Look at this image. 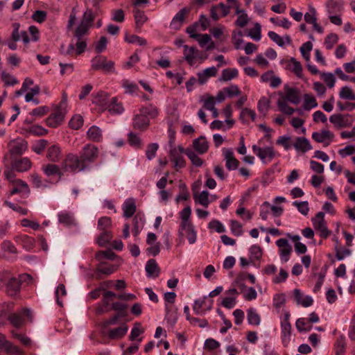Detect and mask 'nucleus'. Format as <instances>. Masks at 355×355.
Returning <instances> with one entry per match:
<instances>
[{
  "instance_id": "nucleus-1",
  "label": "nucleus",
  "mask_w": 355,
  "mask_h": 355,
  "mask_svg": "<svg viewBox=\"0 0 355 355\" xmlns=\"http://www.w3.org/2000/svg\"><path fill=\"white\" fill-rule=\"evenodd\" d=\"M191 207L189 205L186 206L179 212L180 221L178 236L180 237L186 236L189 244H193L197 241V231L191 220Z\"/></svg>"
},
{
  "instance_id": "nucleus-2",
  "label": "nucleus",
  "mask_w": 355,
  "mask_h": 355,
  "mask_svg": "<svg viewBox=\"0 0 355 355\" xmlns=\"http://www.w3.org/2000/svg\"><path fill=\"white\" fill-rule=\"evenodd\" d=\"M159 114V109L153 104L141 106L139 113L132 117L133 128L141 131L146 130L150 125V119L156 118Z\"/></svg>"
},
{
  "instance_id": "nucleus-3",
  "label": "nucleus",
  "mask_w": 355,
  "mask_h": 355,
  "mask_svg": "<svg viewBox=\"0 0 355 355\" xmlns=\"http://www.w3.org/2000/svg\"><path fill=\"white\" fill-rule=\"evenodd\" d=\"M14 304L12 302L3 303L0 305V320L8 319L10 323L16 327H20L24 323L26 315L32 320V312L29 309H23L19 312L11 314Z\"/></svg>"
},
{
  "instance_id": "nucleus-4",
  "label": "nucleus",
  "mask_w": 355,
  "mask_h": 355,
  "mask_svg": "<svg viewBox=\"0 0 355 355\" xmlns=\"http://www.w3.org/2000/svg\"><path fill=\"white\" fill-rule=\"evenodd\" d=\"M85 157H67L62 165L63 171H81L85 168Z\"/></svg>"
},
{
  "instance_id": "nucleus-5",
  "label": "nucleus",
  "mask_w": 355,
  "mask_h": 355,
  "mask_svg": "<svg viewBox=\"0 0 355 355\" xmlns=\"http://www.w3.org/2000/svg\"><path fill=\"white\" fill-rule=\"evenodd\" d=\"M92 68L94 70L103 69L105 72L114 71V62L107 60L105 56L96 55L91 60Z\"/></svg>"
},
{
  "instance_id": "nucleus-6",
  "label": "nucleus",
  "mask_w": 355,
  "mask_h": 355,
  "mask_svg": "<svg viewBox=\"0 0 355 355\" xmlns=\"http://www.w3.org/2000/svg\"><path fill=\"white\" fill-rule=\"evenodd\" d=\"M312 223L314 229L319 232L322 238H327L331 232L329 230L325 220L324 214L323 212H318L315 217L312 218Z\"/></svg>"
},
{
  "instance_id": "nucleus-7",
  "label": "nucleus",
  "mask_w": 355,
  "mask_h": 355,
  "mask_svg": "<svg viewBox=\"0 0 355 355\" xmlns=\"http://www.w3.org/2000/svg\"><path fill=\"white\" fill-rule=\"evenodd\" d=\"M276 245L279 248V255L282 263H286L292 252V246L285 239H279L276 241Z\"/></svg>"
},
{
  "instance_id": "nucleus-8",
  "label": "nucleus",
  "mask_w": 355,
  "mask_h": 355,
  "mask_svg": "<svg viewBox=\"0 0 355 355\" xmlns=\"http://www.w3.org/2000/svg\"><path fill=\"white\" fill-rule=\"evenodd\" d=\"M8 148L12 155H21L25 153L28 148V144L24 139L17 138L11 140L8 143Z\"/></svg>"
},
{
  "instance_id": "nucleus-9",
  "label": "nucleus",
  "mask_w": 355,
  "mask_h": 355,
  "mask_svg": "<svg viewBox=\"0 0 355 355\" xmlns=\"http://www.w3.org/2000/svg\"><path fill=\"white\" fill-rule=\"evenodd\" d=\"M311 137L315 141L322 144L324 146H327L332 142L334 135L329 130L322 129L313 132Z\"/></svg>"
},
{
  "instance_id": "nucleus-10",
  "label": "nucleus",
  "mask_w": 355,
  "mask_h": 355,
  "mask_svg": "<svg viewBox=\"0 0 355 355\" xmlns=\"http://www.w3.org/2000/svg\"><path fill=\"white\" fill-rule=\"evenodd\" d=\"M226 296L223 299L221 304L223 307L231 309H233L237 303V297L239 295V291L234 288H230L225 293Z\"/></svg>"
},
{
  "instance_id": "nucleus-11",
  "label": "nucleus",
  "mask_w": 355,
  "mask_h": 355,
  "mask_svg": "<svg viewBox=\"0 0 355 355\" xmlns=\"http://www.w3.org/2000/svg\"><path fill=\"white\" fill-rule=\"evenodd\" d=\"M349 114H334L330 116L329 121L339 128L349 127L352 124V121L349 119Z\"/></svg>"
},
{
  "instance_id": "nucleus-12",
  "label": "nucleus",
  "mask_w": 355,
  "mask_h": 355,
  "mask_svg": "<svg viewBox=\"0 0 355 355\" xmlns=\"http://www.w3.org/2000/svg\"><path fill=\"white\" fill-rule=\"evenodd\" d=\"M110 98L107 93L99 92L93 96L92 103L96 105L101 112H103L107 108Z\"/></svg>"
},
{
  "instance_id": "nucleus-13",
  "label": "nucleus",
  "mask_w": 355,
  "mask_h": 355,
  "mask_svg": "<svg viewBox=\"0 0 355 355\" xmlns=\"http://www.w3.org/2000/svg\"><path fill=\"white\" fill-rule=\"evenodd\" d=\"M31 167V163L26 157H15V159L12 161V168L17 172L27 171Z\"/></svg>"
},
{
  "instance_id": "nucleus-14",
  "label": "nucleus",
  "mask_w": 355,
  "mask_h": 355,
  "mask_svg": "<svg viewBox=\"0 0 355 355\" xmlns=\"http://www.w3.org/2000/svg\"><path fill=\"white\" fill-rule=\"evenodd\" d=\"M58 219L59 223L67 227L77 225V222L74 218L73 214L66 210L58 212Z\"/></svg>"
},
{
  "instance_id": "nucleus-15",
  "label": "nucleus",
  "mask_w": 355,
  "mask_h": 355,
  "mask_svg": "<svg viewBox=\"0 0 355 355\" xmlns=\"http://www.w3.org/2000/svg\"><path fill=\"white\" fill-rule=\"evenodd\" d=\"M316 10L312 6H309V11L304 15V20L306 23L312 24L313 30L319 33H323V28L317 23Z\"/></svg>"
},
{
  "instance_id": "nucleus-16",
  "label": "nucleus",
  "mask_w": 355,
  "mask_h": 355,
  "mask_svg": "<svg viewBox=\"0 0 355 355\" xmlns=\"http://www.w3.org/2000/svg\"><path fill=\"white\" fill-rule=\"evenodd\" d=\"M293 297L297 305L303 307H309L313 303V300L311 296L304 295L300 289L295 288L293 290Z\"/></svg>"
},
{
  "instance_id": "nucleus-17",
  "label": "nucleus",
  "mask_w": 355,
  "mask_h": 355,
  "mask_svg": "<svg viewBox=\"0 0 355 355\" xmlns=\"http://www.w3.org/2000/svg\"><path fill=\"white\" fill-rule=\"evenodd\" d=\"M170 155H191L187 149H184L181 145L175 144V138L173 135L170 136L167 146L166 147Z\"/></svg>"
},
{
  "instance_id": "nucleus-18",
  "label": "nucleus",
  "mask_w": 355,
  "mask_h": 355,
  "mask_svg": "<svg viewBox=\"0 0 355 355\" xmlns=\"http://www.w3.org/2000/svg\"><path fill=\"white\" fill-rule=\"evenodd\" d=\"M228 3H233L235 5V13L238 16L235 24L239 27H244L248 23L249 18L245 10L240 9L237 0H227Z\"/></svg>"
},
{
  "instance_id": "nucleus-19",
  "label": "nucleus",
  "mask_w": 355,
  "mask_h": 355,
  "mask_svg": "<svg viewBox=\"0 0 355 355\" xmlns=\"http://www.w3.org/2000/svg\"><path fill=\"white\" fill-rule=\"evenodd\" d=\"M128 331V326L123 323L116 328L107 329L106 331H104V332L109 338L118 340L123 338L127 334Z\"/></svg>"
},
{
  "instance_id": "nucleus-20",
  "label": "nucleus",
  "mask_w": 355,
  "mask_h": 355,
  "mask_svg": "<svg viewBox=\"0 0 355 355\" xmlns=\"http://www.w3.org/2000/svg\"><path fill=\"white\" fill-rule=\"evenodd\" d=\"M283 63V62H282ZM284 63L286 64V68L294 73L296 76L299 78L302 79L303 72H302V67L301 63L297 61L295 58H292L290 60L284 61Z\"/></svg>"
},
{
  "instance_id": "nucleus-21",
  "label": "nucleus",
  "mask_w": 355,
  "mask_h": 355,
  "mask_svg": "<svg viewBox=\"0 0 355 355\" xmlns=\"http://www.w3.org/2000/svg\"><path fill=\"white\" fill-rule=\"evenodd\" d=\"M207 298V297L205 296L202 298H199L194 300L193 304V311L196 315H204L207 311H209L211 309L212 301L210 302L206 309H203L204 306L206 304Z\"/></svg>"
},
{
  "instance_id": "nucleus-22",
  "label": "nucleus",
  "mask_w": 355,
  "mask_h": 355,
  "mask_svg": "<svg viewBox=\"0 0 355 355\" xmlns=\"http://www.w3.org/2000/svg\"><path fill=\"white\" fill-rule=\"evenodd\" d=\"M63 112L55 110L46 120V123L49 127L56 128L60 125L64 119Z\"/></svg>"
},
{
  "instance_id": "nucleus-23",
  "label": "nucleus",
  "mask_w": 355,
  "mask_h": 355,
  "mask_svg": "<svg viewBox=\"0 0 355 355\" xmlns=\"http://www.w3.org/2000/svg\"><path fill=\"white\" fill-rule=\"evenodd\" d=\"M21 282L16 277H10L6 285V291L10 296H15L20 291Z\"/></svg>"
},
{
  "instance_id": "nucleus-24",
  "label": "nucleus",
  "mask_w": 355,
  "mask_h": 355,
  "mask_svg": "<svg viewBox=\"0 0 355 355\" xmlns=\"http://www.w3.org/2000/svg\"><path fill=\"white\" fill-rule=\"evenodd\" d=\"M293 147L297 151L305 153L312 149L309 141L305 137H297L293 144Z\"/></svg>"
},
{
  "instance_id": "nucleus-25",
  "label": "nucleus",
  "mask_w": 355,
  "mask_h": 355,
  "mask_svg": "<svg viewBox=\"0 0 355 355\" xmlns=\"http://www.w3.org/2000/svg\"><path fill=\"white\" fill-rule=\"evenodd\" d=\"M281 337L284 345L286 346L289 343L291 337V324L290 322L282 321Z\"/></svg>"
},
{
  "instance_id": "nucleus-26",
  "label": "nucleus",
  "mask_w": 355,
  "mask_h": 355,
  "mask_svg": "<svg viewBox=\"0 0 355 355\" xmlns=\"http://www.w3.org/2000/svg\"><path fill=\"white\" fill-rule=\"evenodd\" d=\"M145 270L148 277L156 278L159 276V269L155 259H150L147 261Z\"/></svg>"
},
{
  "instance_id": "nucleus-27",
  "label": "nucleus",
  "mask_w": 355,
  "mask_h": 355,
  "mask_svg": "<svg viewBox=\"0 0 355 355\" xmlns=\"http://www.w3.org/2000/svg\"><path fill=\"white\" fill-rule=\"evenodd\" d=\"M106 110L112 114H121L124 112V107L116 97H112L110 98V102Z\"/></svg>"
},
{
  "instance_id": "nucleus-28",
  "label": "nucleus",
  "mask_w": 355,
  "mask_h": 355,
  "mask_svg": "<svg viewBox=\"0 0 355 355\" xmlns=\"http://www.w3.org/2000/svg\"><path fill=\"white\" fill-rule=\"evenodd\" d=\"M268 35L271 40L281 47H283L285 44H290L291 43V39L288 35L281 37L274 31H269Z\"/></svg>"
},
{
  "instance_id": "nucleus-29",
  "label": "nucleus",
  "mask_w": 355,
  "mask_h": 355,
  "mask_svg": "<svg viewBox=\"0 0 355 355\" xmlns=\"http://www.w3.org/2000/svg\"><path fill=\"white\" fill-rule=\"evenodd\" d=\"M193 200L196 204L200 205L205 207H208L211 201L209 198V192L202 191L200 193H193Z\"/></svg>"
},
{
  "instance_id": "nucleus-30",
  "label": "nucleus",
  "mask_w": 355,
  "mask_h": 355,
  "mask_svg": "<svg viewBox=\"0 0 355 355\" xmlns=\"http://www.w3.org/2000/svg\"><path fill=\"white\" fill-rule=\"evenodd\" d=\"M239 71L236 68H226L221 72V75L218 78L220 82H228L237 78Z\"/></svg>"
},
{
  "instance_id": "nucleus-31",
  "label": "nucleus",
  "mask_w": 355,
  "mask_h": 355,
  "mask_svg": "<svg viewBox=\"0 0 355 355\" xmlns=\"http://www.w3.org/2000/svg\"><path fill=\"white\" fill-rule=\"evenodd\" d=\"M123 216L130 218L136 211V205L134 199L128 198L123 204Z\"/></svg>"
},
{
  "instance_id": "nucleus-32",
  "label": "nucleus",
  "mask_w": 355,
  "mask_h": 355,
  "mask_svg": "<svg viewBox=\"0 0 355 355\" xmlns=\"http://www.w3.org/2000/svg\"><path fill=\"white\" fill-rule=\"evenodd\" d=\"M88 138L95 142H100L103 140L102 130L96 125H92L87 132Z\"/></svg>"
},
{
  "instance_id": "nucleus-33",
  "label": "nucleus",
  "mask_w": 355,
  "mask_h": 355,
  "mask_svg": "<svg viewBox=\"0 0 355 355\" xmlns=\"http://www.w3.org/2000/svg\"><path fill=\"white\" fill-rule=\"evenodd\" d=\"M188 10L186 8L181 9L173 18L171 22V27L175 30H178L184 19Z\"/></svg>"
},
{
  "instance_id": "nucleus-34",
  "label": "nucleus",
  "mask_w": 355,
  "mask_h": 355,
  "mask_svg": "<svg viewBox=\"0 0 355 355\" xmlns=\"http://www.w3.org/2000/svg\"><path fill=\"white\" fill-rule=\"evenodd\" d=\"M247 320L249 324L259 326L261 323V316L255 308H249L247 310Z\"/></svg>"
},
{
  "instance_id": "nucleus-35",
  "label": "nucleus",
  "mask_w": 355,
  "mask_h": 355,
  "mask_svg": "<svg viewBox=\"0 0 355 355\" xmlns=\"http://www.w3.org/2000/svg\"><path fill=\"white\" fill-rule=\"evenodd\" d=\"M197 54L198 50L196 48L193 46L189 47L187 45L184 46V59L188 62L189 64L193 65L195 64Z\"/></svg>"
},
{
  "instance_id": "nucleus-36",
  "label": "nucleus",
  "mask_w": 355,
  "mask_h": 355,
  "mask_svg": "<svg viewBox=\"0 0 355 355\" xmlns=\"http://www.w3.org/2000/svg\"><path fill=\"white\" fill-rule=\"evenodd\" d=\"M193 146L199 154H204L208 149V142L205 137H200L193 142Z\"/></svg>"
},
{
  "instance_id": "nucleus-37",
  "label": "nucleus",
  "mask_w": 355,
  "mask_h": 355,
  "mask_svg": "<svg viewBox=\"0 0 355 355\" xmlns=\"http://www.w3.org/2000/svg\"><path fill=\"white\" fill-rule=\"evenodd\" d=\"M119 266V264L106 265L101 263L97 268L96 275L98 277H100L101 274L110 275L117 270Z\"/></svg>"
},
{
  "instance_id": "nucleus-38",
  "label": "nucleus",
  "mask_w": 355,
  "mask_h": 355,
  "mask_svg": "<svg viewBox=\"0 0 355 355\" xmlns=\"http://www.w3.org/2000/svg\"><path fill=\"white\" fill-rule=\"evenodd\" d=\"M196 40L198 42L201 47H206L207 50H211L215 47L214 42L208 34L199 35L196 38Z\"/></svg>"
},
{
  "instance_id": "nucleus-39",
  "label": "nucleus",
  "mask_w": 355,
  "mask_h": 355,
  "mask_svg": "<svg viewBox=\"0 0 355 355\" xmlns=\"http://www.w3.org/2000/svg\"><path fill=\"white\" fill-rule=\"evenodd\" d=\"M281 98L286 99V101H289L295 105L298 104L300 100L297 90L294 88H288L286 90L285 95Z\"/></svg>"
},
{
  "instance_id": "nucleus-40",
  "label": "nucleus",
  "mask_w": 355,
  "mask_h": 355,
  "mask_svg": "<svg viewBox=\"0 0 355 355\" xmlns=\"http://www.w3.org/2000/svg\"><path fill=\"white\" fill-rule=\"evenodd\" d=\"M145 223L144 217L141 215L137 214L133 218V229L132 234L135 236H137L141 232Z\"/></svg>"
},
{
  "instance_id": "nucleus-41",
  "label": "nucleus",
  "mask_w": 355,
  "mask_h": 355,
  "mask_svg": "<svg viewBox=\"0 0 355 355\" xmlns=\"http://www.w3.org/2000/svg\"><path fill=\"white\" fill-rule=\"evenodd\" d=\"M42 170L45 175L47 176L51 175H59L61 176L62 175V167L60 168L58 165L53 164H49L46 165H44L42 166Z\"/></svg>"
},
{
  "instance_id": "nucleus-42",
  "label": "nucleus",
  "mask_w": 355,
  "mask_h": 355,
  "mask_svg": "<svg viewBox=\"0 0 355 355\" xmlns=\"http://www.w3.org/2000/svg\"><path fill=\"white\" fill-rule=\"evenodd\" d=\"M338 95L339 98L343 100L355 101V94L348 86L341 87Z\"/></svg>"
},
{
  "instance_id": "nucleus-43",
  "label": "nucleus",
  "mask_w": 355,
  "mask_h": 355,
  "mask_svg": "<svg viewBox=\"0 0 355 355\" xmlns=\"http://www.w3.org/2000/svg\"><path fill=\"white\" fill-rule=\"evenodd\" d=\"M286 304V296L284 293H276L272 298V305L277 312L284 306Z\"/></svg>"
},
{
  "instance_id": "nucleus-44",
  "label": "nucleus",
  "mask_w": 355,
  "mask_h": 355,
  "mask_svg": "<svg viewBox=\"0 0 355 355\" xmlns=\"http://www.w3.org/2000/svg\"><path fill=\"white\" fill-rule=\"evenodd\" d=\"M277 105L279 111H281L284 114L290 116L295 112L294 108L288 105V101H286V99L279 98L277 102Z\"/></svg>"
},
{
  "instance_id": "nucleus-45",
  "label": "nucleus",
  "mask_w": 355,
  "mask_h": 355,
  "mask_svg": "<svg viewBox=\"0 0 355 355\" xmlns=\"http://www.w3.org/2000/svg\"><path fill=\"white\" fill-rule=\"evenodd\" d=\"M124 40L129 44H136L139 46H145L147 44L144 38L133 34L125 33Z\"/></svg>"
},
{
  "instance_id": "nucleus-46",
  "label": "nucleus",
  "mask_w": 355,
  "mask_h": 355,
  "mask_svg": "<svg viewBox=\"0 0 355 355\" xmlns=\"http://www.w3.org/2000/svg\"><path fill=\"white\" fill-rule=\"evenodd\" d=\"M304 108L306 110H310L318 107L316 98L310 94H306L304 96Z\"/></svg>"
},
{
  "instance_id": "nucleus-47",
  "label": "nucleus",
  "mask_w": 355,
  "mask_h": 355,
  "mask_svg": "<svg viewBox=\"0 0 355 355\" xmlns=\"http://www.w3.org/2000/svg\"><path fill=\"white\" fill-rule=\"evenodd\" d=\"M295 326L300 332L309 331L312 329V325L304 318H298L295 322Z\"/></svg>"
},
{
  "instance_id": "nucleus-48",
  "label": "nucleus",
  "mask_w": 355,
  "mask_h": 355,
  "mask_svg": "<svg viewBox=\"0 0 355 355\" xmlns=\"http://www.w3.org/2000/svg\"><path fill=\"white\" fill-rule=\"evenodd\" d=\"M320 78L327 84L329 88H333L335 86L336 78L334 73L331 72H321L320 73Z\"/></svg>"
},
{
  "instance_id": "nucleus-49",
  "label": "nucleus",
  "mask_w": 355,
  "mask_h": 355,
  "mask_svg": "<svg viewBox=\"0 0 355 355\" xmlns=\"http://www.w3.org/2000/svg\"><path fill=\"white\" fill-rule=\"evenodd\" d=\"M180 193L175 198V202L179 203L180 201H186L189 198V192L185 184L182 183L179 185Z\"/></svg>"
},
{
  "instance_id": "nucleus-50",
  "label": "nucleus",
  "mask_w": 355,
  "mask_h": 355,
  "mask_svg": "<svg viewBox=\"0 0 355 355\" xmlns=\"http://www.w3.org/2000/svg\"><path fill=\"white\" fill-rule=\"evenodd\" d=\"M338 36L336 33H329L328 34L324 42V44L325 46V48L328 50L331 49L334 46L338 43Z\"/></svg>"
},
{
  "instance_id": "nucleus-51",
  "label": "nucleus",
  "mask_w": 355,
  "mask_h": 355,
  "mask_svg": "<svg viewBox=\"0 0 355 355\" xmlns=\"http://www.w3.org/2000/svg\"><path fill=\"white\" fill-rule=\"evenodd\" d=\"M144 332V329L141 327V323L135 322L131 329L129 339L130 340H136L137 338Z\"/></svg>"
},
{
  "instance_id": "nucleus-52",
  "label": "nucleus",
  "mask_w": 355,
  "mask_h": 355,
  "mask_svg": "<svg viewBox=\"0 0 355 355\" xmlns=\"http://www.w3.org/2000/svg\"><path fill=\"white\" fill-rule=\"evenodd\" d=\"M345 346V338L343 336L338 337L334 345L336 355H344Z\"/></svg>"
},
{
  "instance_id": "nucleus-53",
  "label": "nucleus",
  "mask_w": 355,
  "mask_h": 355,
  "mask_svg": "<svg viewBox=\"0 0 355 355\" xmlns=\"http://www.w3.org/2000/svg\"><path fill=\"white\" fill-rule=\"evenodd\" d=\"M1 78L6 86H13L19 83L14 76L5 71L1 73Z\"/></svg>"
},
{
  "instance_id": "nucleus-54",
  "label": "nucleus",
  "mask_w": 355,
  "mask_h": 355,
  "mask_svg": "<svg viewBox=\"0 0 355 355\" xmlns=\"http://www.w3.org/2000/svg\"><path fill=\"white\" fill-rule=\"evenodd\" d=\"M134 17L137 28H140L148 20V17L144 12L140 10H136L134 12Z\"/></svg>"
},
{
  "instance_id": "nucleus-55",
  "label": "nucleus",
  "mask_w": 355,
  "mask_h": 355,
  "mask_svg": "<svg viewBox=\"0 0 355 355\" xmlns=\"http://www.w3.org/2000/svg\"><path fill=\"white\" fill-rule=\"evenodd\" d=\"M121 85L125 89V92L127 94H132L138 89L137 84L128 79L123 80Z\"/></svg>"
},
{
  "instance_id": "nucleus-56",
  "label": "nucleus",
  "mask_w": 355,
  "mask_h": 355,
  "mask_svg": "<svg viewBox=\"0 0 355 355\" xmlns=\"http://www.w3.org/2000/svg\"><path fill=\"white\" fill-rule=\"evenodd\" d=\"M223 114L225 117V122L229 125V128H232L234 124V121L232 119V108L230 105H227L222 111Z\"/></svg>"
},
{
  "instance_id": "nucleus-57",
  "label": "nucleus",
  "mask_w": 355,
  "mask_h": 355,
  "mask_svg": "<svg viewBox=\"0 0 355 355\" xmlns=\"http://www.w3.org/2000/svg\"><path fill=\"white\" fill-rule=\"evenodd\" d=\"M277 144L283 146L286 150H288L293 147L294 142L292 141L291 137L283 135L277 139Z\"/></svg>"
},
{
  "instance_id": "nucleus-58",
  "label": "nucleus",
  "mask_w": 355,
  "mask_h": 355,
  "mask_svg": "<svg viewBox=\"0 0 355 355\" xmlns=\"http://www.w3.org/2000/svg\"><path fill=\"white\" fill-rule=\"evenodd\" d=\"M256 116V113L254 110L249 108H243L241 112L240 119L245 123L249 118L251 119L252 121H254Z\"/></svg>"
},
{
  "instance_id": "nucleus-59",
  "label": "nucleus",
  "mask_w": 355,
  "mask_h": 355,
  "mask_svg": "<svg viewBox=\"0 0 355 355\" xmlns=\"http://www.w3.org/2000/svg\"><path fill=\"white\" fill-rule=\"evenodd\" d=\"M254 153L257 155H274V150L272 146H267L264 148H259L256 145L252 146Z\"/></svg>"
},
{
  "instance_id": "nucleus-60",
  "label": "nucleus",
  "mask_w": 355,
  "mask_h": 355,
  "mask_svg": "<svg viewBox=\"0 0 355 355\" xmlns=\"http://www.w3.org/2000/svg\"><path fill=\"white\" fill-rule=\"evenodd\" d=\"M261 26L259 23L254 24V27L249 31L248 36L254 41H259L261 39Z\"/></svg>"
},
{
  "instance_id": "nucleus-61",
  "label": "nucleus",
  "mask_w": 355,
  "mask_h": 355,
  "mask_svg": "<svg viewBox=\"0 0 355 355\" xmlns=\"http://www.w3.org/2000/svg\"><path fill=\"white\" fill-rule=\"evenodd\" d=\"M293 205L297 207L299 212L302 215L306 216L309 211V202L307 201H294Z\"/></svg>"
},
{
  "instance_id": "nucleus-62",
  "label": "nucleus",
  "mask_w": 355,
  "mask_h": 355,
  "mask_svg": "<svg viewBox=\"0 0 355 355\" xmlns=\"http://www.w3.org/2000/svg\"><path fill=\"white\" fill-rule=\"evenodd\" d=\"M28 132L35 136H43L47 134L48 130L41 125H33L28 129Z\"/></svg>"
},
{
  "instance_id": "nucleus-63",
  "label": "nucleus",
  "mask_w": 355,
  "mask_h": 355,
  "mask_svg": "<svg viewBox=\"0 0 355 355\" xmlns=\"http://www.w3.org/2000/svg\"><path fill=\"white\" fill-rule=\"evenodd\" d=\"M269 106H270V101L268 98H267L265 96L261 97L259 99L258 104H257L258 110L263 114H266L268 112Z\"/></svg>"
},
{
  "instance_id": "nucleus-64",
  "label": "nucleus",
  "mask_w": 355,
  "mask_h": 355,
  "mask_svg": "<svg viewBox=\"0 0 355 355\" xmlns=\"http://www.w3.org/2000/svg\"><path fill=\"white\" fill-rule=\"evenodd\" d=\"M208 227L209 229L214 230L218 233H223L225 232V227L223 224L216 219H213L209 222Z\"/></svg>"
}]
</instances>
